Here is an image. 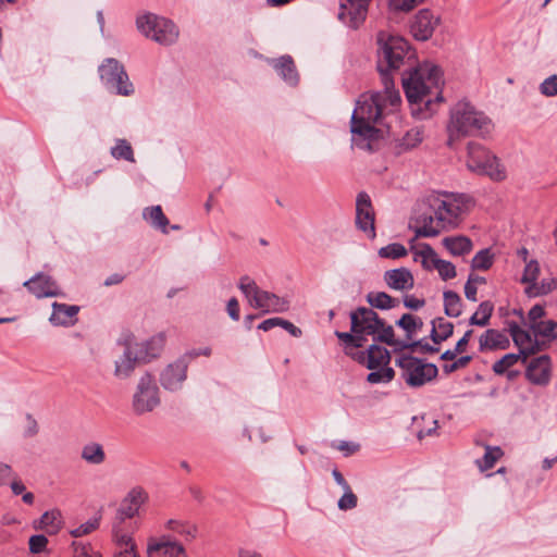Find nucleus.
Segmentation results:
<instances>
[{
	"label": "nucleus",
	"instance_id": "f257e3e1",
	"mask_svg": "<svg viewBox=\"0 0 557 557\" xmlns=\"http://www.w3.org/2000/svg\"><path fill=\"white\" fill-rule=\"evenodd\" d=\"M383 91L359 97L351 115V133L364 139H383L388 134L387 119L399 106L401 98L394 86H383Z\"/></svg>",
	"mask_w": 557,
	"mask_h": 557
},
{
	"label": "nucleus",
	"instance_id": "f03ea898",
	"mask_svg": "<svg viewBox=\"0 0 557 557\" xmlns=\"http://www.w3.org/2000/svg\"><path fill=\"white\" fill-rule=\"evenodd\" d=\"M430 213L417 215V236L433 237L445 228L458 226L473 207V199L466 194L432 191L423 200Z\"/></svg>",
	"mask_w": 557,
	"mask_h": 557
},
{
	"label": "nucleus",
	"instance_id": "7ed1b4c3",
	"mask_svg": "<svg viewBox=\"0 0 557 557\" xmlns=\"http://www.w3.org/2000/svg\"><path fill=\"white\" fill-rule=\"evenodd\" d=\"M401 82L413 115L430 117L435 112V107L443 101L441 71L434 64L423 63L406 70Z\"/></svg>",
	"mask_w": 557,
	"mask_h": 557
},
{
	"label": "nucleus",
	"instance_id": "20e7f679",
	"mask_svg": "<svg viewBox=\"0 0 557 557\" xmlns=\"http://www.w3.org/2000/svg\"><path fill=\"white\" fill-rule=\"evenodd\" d=\"M414 51L408 41L386 32L377 34V71L383 86H394L393 73L414 64Z\"/></svg>",
	"mask_w": 557,
	"mask_h": 557
},
{
	"label": "nucleus",
	"instance_id": "39448f33",
	"mask_svg": "<svg viewBox=\"0 0 557 557\" xmlns=\"http://www.w3.org/2000/svg\"><path fill=\"white\" fill-rule=\"evenodd\" d=\"M492 121L479 112L469 102L460 101L450 111L447 129L450 139L454 137H480L491 133Z\"/></svg>",
	"mask_w": 557,
	"mask_h": 557
},
{
	"label": "nucleus",
	"instance_id": "423d86ee",
	"mask_svg": "<svg viewBox=\"0 0 557 557\" xmlns=\"http://www.w3.org/2000/svg\"><path fill=\"white\" fill-rule=\"evenodd\" d=\"M238 288L249 305L263 313H283L289 309V300L276 294L261 289L248 275L242 276Z\"/></svg>",
	"mask_w": 557,
	"mask_h": 557
},
{
	"label": "nucleus",
	"instance_id": "0eeeda50",
	"mask_svg": "<svg viewBox=\"0 0 557 557\" xmlns=\"http://www.w3.org/2000/svg\"><path fill=\"white\" fill-rule=\"evenodd\" d=\"M138 32L159 45L170 46L177 41L180 30L169 18L153 13H144L136 17Z\"/></svg>",
	"mask_w": 557,
	"mask_h": 557
},
{
	"label": "nucleus",
	"instance_id": "6e6552de",
	"mask_svg": "<svg viewBox=\"0 0 557 557\" xmlns=\"http://www.w3.org/2000/svg\"><path fill=\"white\" fill-rule=\"evenodd\" d=\"M467 166L471 172L486 175L493 181H503L506 177L505 168L498 159L487 151L480 141L468 143Z\"/></svg>",
	"mask_w": 557,
	"mask_h": 557
},
{
	"label": "nucleus",
	"instance_id": "1a4fd4ad",
	"mask_svg": "<svg viewBox=\"0 0 557 557\" xmlns=\"http://www.w3.org/2000/svg\"><path fill=\"white\" fill-rule=\"evenodd\" d=\"M161 405V393L156 377L145 372L138 380L133 396L132 409L135 414L143 416L152 412Z\"/></svg>",
	"mask_w": 557,
	"mask_h": 557
},
{
	"label": "nucleus",
	"instance_id": "9d476101",
	"mask_svg": "<svg viewBox=\"0 0 557 557\" xmlns=\"http://www.w3.org/2000/svg\"><path fill=\"white\" fill-rule=\"evenodd\" d=\"M395 364L401 371V377L410 387H420L437 376L435 364L428 363L410 355H400L395 359Z\"/></svg>",
	"mask_w": 557,
	"mask_h": 557
},
{
	"label": "nucleus",
	"instance_id": "9b49d317",
	"mask_svg": "<svg viewBox=\"0 0 557 557\" xmlns=\"http://www.w3.org/2000/svg\"><path fill=\"white\" fill-rule=\"evenodd\" d=\"M99 75L109 90L116 95L128 97L134 94V86L123 65L115 59L109 58L99 66Z\"/></svg>",
	"mask_w": 557,
	"mask_h": 557
},
{
	"label": "nucleus",
	"instance_id": "f8f14e48",
	"mask_svg": "<svg viewBox=\"0 0 557 557\" xmlns=\"http://www.w3.org/2000/svg\"><path fill=\"white\" fill-rule=\"evenodd\" d=\"M189 362L185 357H180L168 363L159 373V383L170 393L183 389L188 377Z\"/></svg>",
	"mask_w": 557,
	"mask_h": 557
},
{
	"label": "nucleus",
	"instance_id": "ddd939ff",
	"mask_svg": "<svg viewBox=\"0 0 557 557\" xmlns=\"http://www.w3.org/2000/svg\"><path fill=\"white\" fill-rule=\"evenodd\" d=\"M116 346L121 347L122 354L114 360V376L119 380L128 379L135 371L138 363H141L136 348L132 344V334H123L116 342Z\"/></svg>",
	"mask_w": 557,
	"mask_h": 557
},
{
	"label": "nucleus",
	"instance_id": "4468645a",
	"mask_svg": "<svg viewBox=\"0 0 557 557\" xmlns=\"http://www.w3.org/2000/svg\"><path fill=\"white\" fill-rule=\"evenodd\" d=\"M375 213L370 196L366 191H360L356 198V226L373 239L375 233Z\"/></svg>",
	"mask_w": 557,
	"mask_h": 557
},
{
	"label": "nucleus",
	"instance_id": "2eb2a0df",
	"mask_svg": "<svg viewBox=\"0 0 557 557\" xmlns=\"http://www.w3.org/2000/svg\"><path fill=\"white\" fill-rule=\"evenodd\" d=\"M351 332L356 334L375 335L377 329L383 325V320L371 308L359 307L350 313Z\"/></svg>",
	"mask_w": 557,
	"mask_h": 557
},
{
	"label": "nucleus",
	"instance_id": "dca6fc26",
	"mask_svg": "<svg viewBox=\"0 0 557 557\" xmlns=\"http://www.w3.org/2000/svg\"><path fill=\"white\" fill-rule=\"evenodd\" d=\"M371 0H341L338 18L351 28H358L368 14Z\"/></svg>",
	"mask_w": 557,
	"mask_h": 557
},
{
	"label": "nucleus",
	"instance_id": "f3484780",
	"mask_svg": "<svg viewBox=\"0 0 557 557\" xmlns=\"http://www.w3.org/2000/svg\"><path fill=\"white\" fill-rule=\"evenodd\" d=\"M147 554L148 557H186L184 546L169 535L150 539Z\"/></svg>",
	"mask_w": 557,
	"mask_h": 557
},
{
	"label": "nucleus",
	"instance_id": "a211bd4d",
	"mask_svg": "<svg viewBox=\"0 0 557 557\" xmlns=\"http://www.w3.org/2000/svg\"><path fill=\"white\" fill-rule=\"evenodd\" d=\"M165 339L166 337L164 333H158L141 342H138L134 335H132V344L136 347L134 350L141 363L150 362L151 360L160 357L165 345Z\"/></svg>",
	"mask_w": 557,
	"mask_h": 557
},
{
	"label": "nucleus",
	"instance_id": "6ab92c4d",
	"mask_svg": "<svg viewBox=\"0 0 557 557\" xmlns=\"http://www.w3.org/2000/svg\"><path fill=\"white\" fill-rule=\"evenodd\" d=\"M23 286L37 298L58 297L63 295L58 283L50 275L45 273H37L29 280L25 281Z\"/></svg>",
	"mask_w": 557,
	"mask_h": 557
},
{
	"label": "nucleus",
	"instance_id": "aec40b11",
	"mask_svg": "<svg viewBox=\"0 0 557 557\" xmlns=\"http://www.w3.org/2000/svg\"><path fill=\"white\" fill-rule=\"evenodd\" d=\"M525 377L534 385L546 386L552 379V359L548 355L533 358L527 369Z\"/></svg>",
	"mask_w": 557,
	"mask_h": 557
},
{
	"label": "nucleus",
	"instance_id": "412c9836",
	"mask_svg": "<svg viewBox=\"0 0 557 557\" xmlns=\"http://www.w3.org/2000/svg\"><path fill=\"white\" fill-rule=\"evenodd\" d=\"M148 500V493L141 486H134L122 500L117 515L121 520L132 519L139 515L140 507Z\"/></svg>",
	"mask_w": 557,
	"mask_h": 557
},
{
	"label": "nucleus",
	"instance_id": "4be33fe9",
	"mask_svg": "<svg viewBox=\"0 0 557 557\" xmlns=\"http://www.w3.org/2000/svg\"><path fill=\"white\" fill-rule=\"evenodd\" d=\"M438 22V17L431 11L420 10L410 25V32L416 39L428 40L433 35Z\"/></svg>",
	"mask_w": 557,
	"mask_h": 557
},
{
	"label": "nucleus",
	"instance_id": "5701e85b",
	"mask_svg": "<svg viewBox=\"0 0 557 557\" xmlns=\"http://www.w3.org/2000/svg\"><path fill=\"white\" fill-rule=\"evenodd\" d=\"M383 280L391 289L400 292L411 289L414 284L411 272L406 268L385 271Z\"/></svg>",
	"mask_w": 557,
	"mask_h": 557
},
{
	"label": "nucleus",
	"instance_id": "b1692460",
	"mask_svg": "<svg viewBox=\"0 0 557 557\" xmlns=\"http://www.w3.org/2000/svg\"><path fill=\"white\" fill-rule=\"evenodd\" d=\"M358 360L368 369L375 370L380 367H387L391 360V355L385 347L371 345L367 351L359 354Z\"/></svg>",
	"mask_w": 557,
	"mask_h": 557
},
{
	"label": "nucleus",
	"instance_id": "393cba45",
	"mask_svg": "<svg viewBox=\"0 0 557 557\" xmlns=\"http://www.w3.org/2000/svg\"><path fill=\"white\" fill-rule=\"evenodd\" d=\"M78 311V306L53 302L49 321L55 326H70L75 323Z\"/></svg>",
	"mask_w": 557,
	"mask_h": 557
},
{
	"label": "nucleus",
	"instance_id": "a878e982",
	"mask_svg": "<svg viewBox=\"0 0 557 557\" xmlns=\"http://www.w3.org/2000/svg\"><path fill=\"white\" fill-rule=\"evenodd\" d=\"M509 344L508 336L494 329L486 330L479 339L480 351L506 349Z\"/></svg>",
	"mask_w": 557,
	"mask_h": 557
},
{
	"label": "nucleus",
	"instance_id": "bb28decb",
	"mask_svg": "<svg viewBox=\"0 0 557 557\" xmlns=\"http://www.w3.org/2000/svg\"><path fill=\"white\" fill-rule=\"evenodd\" d=\"M375 339L385 343L389 346H394L396 350H405L407 348H413L420 344V342H405L400 339H395L394 329L392 325H386L383 321V325L377 329L375 335H373Z\"/></svg>",
	"mask_w": 557,
	"mask_h": 557
},
{
	"label": "nucleus",
	"instance_id": "cd10ccee",
	"mask_svg": "<svg viewBox=\"0 0 557 557\" xmlns=\"http://www.w3.org/2000/svg\"><path fill=\"white\" fill-rule=\"evenodd\" d=\"M271 64L277 74L288 84L294 85L298 81V73L295 63L289 55L281 57L280 59L271 60Z\"/></svg>",
	"mask_w": 557,
	"mask_h": 557
},
{
	"label": "nucleus",
	"instance_id": "c85d7f7f",
	"mask_svg": "<svg viewBox=\"0 0 557 557\" xmlns=\"http://www.w3.org/2000/svg\"><path fill=\"white\" fill-rule=\"evenodd\" d=\"M535 354L532 348L529 351L520 349L519 354H506L493 364V372L497 375H504L509 369L518 363L519 360L525 361L529 355Z\"/></svg>",
	"mask_w": 557,
	"mask_h": 557
},
{
	"label": "nucleus",
	"instance_id": "c756f323",
	"mask_svg": "<svg viewBox=\"0 0 557 557\" xmlns=\"http://www.w3.org/2000/svg\"><path fill=\"white\" fill-rule=\"evenodd\" d=\"M62 515L58 509L46 511L40 517L39 521L35 523L36 529L44 530L50 535L57 534L62 527Z\"/></svg>",
	"mask_w": 557,
	"mask_h": 557
},
{
	"label": "nucleus",
	"instance_id": "7c9ffc66",
	"mask_svg": "<svg viewBox=\"0 0 557 557\" xmlns=\"http://www.w3.org/2000/svg\"><path fill=\"white\" fill-rule=\"evenodd\" d=\"M143 218L153 228L161 231L163 234H169L168 226L170 224L169 219L162 211L161 206H151L143 210Z\"/></svg>",
	"mask_w": 557,
	"mask_h": 557
},
{
	"label": "nucleus",
	"instance_id": "2f4dec72",
	"mask_svg": "<svg viewBox=\"0 0 557 557\" xmlns=\"http://www.w3.org/2000/svg\"><path fill=\"white\" fill-rule=\"evenodd\" d=\"M412 250L413 260L420 262L425 270L435 269L437 261L441 260L429 244H420L417 247H412Z\"/></svg>",
	"mask_w": 557,
	"mask_h": 557
},
{
	"label": "nucleus",
	"instance_id": "473e14b6",
	"mask_svg": "<svg viewBox=\"0 0 557 557\" xmlns=\"http://www.w3.org/2000/svg\"><path fill=\"white\" fill-rule=\"evenodd\" d=\"M81 458L88 465L99 466L106 461L103 446L97 442H89L82 447Z\"/></svg>",
	"mask_w": 557,
	"mask_h": 557
},
{
	"label": "nucleus",
	"instance_id": "72a5a7b5",
	"mask_svg": "<svg viewBox=\"0 0 557 557\" xmlns=\"http://www.w3.org/2000/svg\"><path fill=\"white\" fill-rule=\"evenodd\" d=\"M509 331L515 344L519 346L520 349L529 351L533 348L535 352L540 350L539 344L536 342L533 343L530 333L521 329L517 323H510Z\"/></svg>",
	"mask_w": 557,
	"mask_h": 557
},
{
	"label": "nucleus",
	"instance_id": "f704fd0d",
	"mask_svg": "<svg viewBox=\"0 0 557 557\" xmlns=\"http://www.w3.org/2000/svg\"><path fill=\"white\" fill-rule=\"evenodd\" d=\"M442 243L453 256H463L472 249V243L466 236L445 237Z\"/></svg>",
	"mask_w": 557,
	"mask_h": 557
},
{
	"label": "nucleus",
	"instance_id": "c9c22d12",
	"mask_svg": "<svg viewBox=\"0 0 557 557\" xmlns=\"http://www.w3.org/2000/svg\"><path fill=\"white\" fill-rule=\"evenodd\" d=\"M454 324L444 318L432 321L431 338L434 344H440L453 335Z\"/></svg>",
	"mask_w": 557,
	"mask_h": 557
},
{
	"label": "nucleus",
	"instance_id": "e433bc0d",
	"mask_svg": "<svg viewBox=\"0 0 557 557\" xmlns=\"http://www.w3.org/2000/svg\"><path fill=\"white\" fill-rule=\"evenodd\" d=\"M368 304L376 309L387 310L398 306L399 300L385 292H370L367 294Z\"/></svg>",
	"mask_w": 557,
	"mask_h": 557
},
{
	"label": "nucleus",
	"instance_id": "4c0bfd02",
	"mask_svg": "<svg viewBox=\"0 0 557 557\" xmlns=\"http://www.w3.org/2000/svg\"><path fill=\"white\" fill-rule=\"evenodd\" d=\"M396 325L403 329L406 333L405 342H412L413 335L422 329L423 322L419 317L411 313H405L396 322Z\"/></svg>",
	"mask_w": 557,
	"mask_h": 557
},
{
	"label": "nucleus",
	"instance_id": "58836bf2",
	"mask_svg": "<svg viewBox=\"0 0 557 557\" xmlns=\"http://www.w3.org/2000/svg\"><path fill=\"white\" fill-rule=\"evenodd\" d=\"M444 310L446 315L458 318L462 313V300L460 296L453 290H446L443 294Z\"/></svg>",
	"mask_w": 557,
	"mask_h": 557
},
{
	"label": "nucleus",
	"instance_id": "ea45409f",
	"mask_svg": "<svg viewBox=\"0 0 557 557\" xmlns=\"http://www.w3.org/2000/svg\"><path fill=\"white\" fill-rule=\"evenodd\" d=\"M494 306L490 301H483L479 305L476 311L469 319L470 325L485 326L488 324L493 313Z\"/></svg>",
	"mask_w": 557,
	"mask_h": 557
},
{
	"label": "nucleus",
	"instance_id": "a19ab883",
	"mask_svg": "<svg viewBox=\"0 0 557 557\" xmlns=\"http://www.w3.org/2000/svg\"><path fill=\"white\" fill-rule=\"evenodd\" d=\"M530 329L535 336H541L548 341H555L557 338V322L554 320L540 321L536 324H530Z\"/></svg>",
	"mask_w": 557,
	"mask_h": 557
},
{
	"label": "nucleus",
	"instance_id": "79ce46f5",
	"mask_svg": "<svg viewBox=\"0 0 557 557\" xmlns=\"http://www.w3.org/2000/svg\"><path fill=\"white\" fill-rule=\"evenodd\" d=\"M503 456V450L498 446H486L484 456L476 459L475 463L481 471L492 469L495 462Z\"/></svg>",
	"mask_w": 557,
	"mask_h": 557
},
{
	"label": "nucleus",
	"instance_id": "37998d69",
	"mask_svg": "<svg viewBox=\"0 0 557 557\" xmlns=\"http://www.w3.org/2000/svg\"><path fill=\"white\" fill-rule=\"evenodd\" d=\"M164 528L168 531L185 536L186 540H193L196 537V528L183 520L169 519L165 522Z\"/></svg>",
	"mask_w": 557,
	"mask_h": 557
},
{
	"label": "nucleus",
	"instance_id": "c03bdc74",
	"mask_svg": "<svg viewBox=\"0 0 557 557\" xmlns=\"http://www.w3.org/2000/svg\"><path fill=\"white\" fill-rule=\"evenodd\" d=\"M395 376V371L389 367H380L377 370L370 372L367 381L371 384L388 383Z\"/></svg>",
	"mask_w": 557,
	"mask_h": 557
},
{
	"label": "nucleus",
	"instance_id": "a18cd8bd",
	"mask_svg": "<svg viewBox=\"0 0 557 557\" xmlns=\"http://www.w3.org/2000/svg\"><path fill=\"white\" fill-rule=\"evenodd\" d=\"M407 255V249L399 243H393L379 249V256L385 259H399Z\"/></svg>",
	"mask_w": 557,
	"mask_h": 557
},
{
	"label": "nucleus",
	"instance_id": "49530a36",
	"mask_svg": "<svg viewBox=\"0 0 557 557\" xmlns=\"http://www.w3.org/2000/svg\"><path fill=\"white\" fill-rule=\"evenodd\" d=\"M493 264V256L490 249L480 250L472 259V268L474 270H487Z\"/></svg>",
	"mask_w": 557,
	"mask_h": 557
},
{
	"label": "nucleus",
	"instance_id": "de8ad7c7",
	"mask_svg": "<svg viewBox=\"0 0 557 557\" xmlns=\"http://www.w3.org/2000/svg\"><path fill=\"white\" fill-rule=\"evenodd\" d=\"M100 524V517H95L86 521L85 523L81 524L79 527L73 529L70 531L71 535L74 537H81L84 535H87L91 533L92 531L97 530Z\"/></svg>",
	"mask_w": 557,
	"mask_h": 557
},
{
	"label": "nucleus",
	"instance_id": "09e8293b",
	"mask_svg": "<svg viewBox=\"0 0 557 557\" xmlns=\"http://www.w3.org/2000/svg\"><path fill=\"white\" fill-rule=\"evenodd\" d=\"M382 143L383 141H351V150L371 154L381 150Z\"/></svg>",
	"mask_w": 557,
	"mask_h": 557
},
{
	"label": "nucleus",
	"instance_id": "8fccbe9b",
	"mask_svg": "<svg viewBox=\"0 0 557 557\" xmlns=\"http://www.w3.org/2000/svg\"><path fill=\"white\" fill-rule=\"evenodd\" d=\"M111 154L115 159H124V160H127V161H134L133 149L128 145L127 141H121L120 145H116L115 147H113L111 149Z\"/></svg>",
	"mask_w": 557,
	"mask_h": 557
},
{
	"label": "nucleus",
	"instance_id": "3c124183",
	"mask_svg": "<svg viewBox=\"0 0 557 557\" xmlns=\"http://www.w3.org/2000/svg\"><path fill=\"white\" fill-rule=\"evenodd\" d=\"M540 274V265L539 262L535 260H531L525 264L523 275H522V283H532L535 284V281Z\"/></svg>",
	"mask_w": 557,
	"mask_h": 557
},
{
	"label": "nucleus",
	"instance_id": "603ef678",
	"mask_svg": "<svg viewBox=\"0 0 557 557\" xmlns=\"http://www.w3.org/2000/svg\"><path fill=\"white\" fill-rule=\"evenodd\" d=\"M435 270H437L440 276L444 281L454 278L457 274L455 265L451 262L442 259L437 261Z\"/></svg>",
	"mask_w": 557,
	"mask_h": 557
},
{
	"label": "nucleus",
	"instance_id": "864d4df0",
	"mask_svg": "<svg viewBox=\"0 0 557 557\" xmlns=\"http://www.w3.org/2000/svg\"><path fill=\"white\" fill-rule=\"evenodd\" d=\"M423 0H388L389 8L393 11L398 12H409L418 4H420Z\"/></svg>",
	"mask_w": 557,
	"mask_h": 557
},
{
	"label": "nucleus",
	"instance_id": "5fc2aeb1",
	"mask_svg": "<svg viewBox=\"0 0 557 557\" xmlns=\"http://www.w3.org/2000/svg\"><path fill=\"white\" fill-rule=\"evenodd\" d=\"M335 335L345 344L352 345L354 347H361L363 342L366 341V338L361 334H356L352 332H336Z\"/></svg>",
	"mask_w": 557,
	"mask_h": 557
},
{
	"label": "nucleus",
	"instance_id": "6e6d98bb",
	"mask_svg": "<svg viewBox=\"0 0 557 557\" xmlns=\"http://www.w3.org/2000/svg\"><path fill=\"white\" fill-rule=\"evenodd\" d=\"M337 506L341 510H349L357 506V496L350 487L344 490V495L338 499Z\"/></svg>",
	"mask_w": 557,
	"mask_h": 557
},
{
	"label": "nucleus",
	"instance_id": "4d7b16f0",
	"mask_svg": "<svg viewBox=\"0 0 557 557\" xmlns=\"http://www.w3.org/2000/svg\"><path fill=\"white\" fill-rule=\"evenodd\" d=\"M540 91L546 97L557 96V75H552L540 85Z\"/></svg>",
	"mask_w": 557,
	"mask_h": 557
},
{
	"label": "nucleus",
	"instance_id": "13d9d810",
	"mask_svg": "<svg viewBox=\"0 0 557 557\" xmlns=\"http://www.w3.org/2000/svg\"><path fill=\"white\" fill-rule=\"evenodd\" d=\"M555 287V282H542L541 285L532 284L527 288V293L529 296H540V295H546L549 292H552Z\"/></svg>",
	"mask_w": 557,
	"mask_h": 557
},
{
	"label": "nucleus",
	"instance_id": "bf43d9fd",
	"mask_svg": "<svg viewBox=\"0 0 557 557\" xmlns=\"http://www.w3.org/2000/svg\"><path fill=\"white\" fill-rule=\"evenodd\" d=\"M29 550L34 554H39L44 552L47 547L48 540L42 534L33 535L29 539Z\"/></svg>",
	"mask_w": 557,
	"mask_h": 557
},
{
	"label": "nucleus",
	"instance_id": "052dcab7",
	"mask_svg": "<svg viewBox=\"0 0 557 557\" xmlns=\"http://www.w3.org/2000/svg\"><path fill=\"white\" fill-rule=\"evenodd\" d=\"M451 361H453L451 363H447V364L443 366V371L445 373H453L459 369L466 368L468 366V363L471 361V357L470 356H461Z\"/></svg>",
	"mask_w": 557,
	"mask_h": 557
},
{
	"label": "nucleus",
	"instance_id": "680f3d73",
	"mask_svg": "<svg viewBox=\"0 0 557 557\" xmlns=\"http://www.w3.org/2000/svg\"><path fill=\"white\" fill-rule=\"evenodd\" d=\"M74 557H101L99 553H94L92 548L88 544L73 543Z\"/></svg>",
	"mask_w": 557,
	"mask_h": 557
},
{
	"label": "nucleus",
	"instance_id": "e2e57ef3",
	"mask_svg": "<svg viewBox=\"0 0 557 557\" xmlns=\"http://www.w3.org/2000/svg\"><path fill=\"white\" fill-rule=\"evenodd\" d=\"M15 472L8 463L0 462V486H4L13 479Z\"/></svg>",
	"mask_w": 557,
	"mask_h": 557
},
{
	"label": "nucleus",
	"instance_id": "0e129e2a",
	"mask_svg": "<svg viewBox=\"0 0 557 557\" xmlns=\"http://www.w3.org/2000/svg\"><path fill=\"white\" fill-rule=\"evenodd\" d=\"M212 354V349L209 346L200 347V348H193L188 350L183 357H185L188 361L190 359H196L200 356L210 357Z\"/></svg>",
	"mask_w": 557,
	"mask_h": 557
},
{
	"label": "nucleus",
	"instance_id": "69168bd1",
	"mask_svg": "<svg viewBox=\"0 0 557 557\" xmlns=\"http://www.w3.org/2000/svg\"><path fill=\"white\" fill-rule=\"evenodd\" d=\"M544 315H545V310L541 305L533 306L528 313L530 324H536L537 322L542 321L541 319Z\"/></svg>",
	"mask_w": 557,
	"mask_h": 557
},
{
	"label": "nucleus",
	"instance_id": "338daca9",
	"mask_svg": "<svg viewBox=\"0 0 557 557\" xmlns=\"http://www.w3.org/2000/svg\"><path fill=\"white\" fill-rule=\"evenodd\" d=\"M226 311L232 320H239V304L236 298L233 297L227 301Z\"/></svg>",
	"mask_w": 557,
	"mask_h": 557
},
{
	"label": "nucleus",
	"instance_id": "774afa93",
	"mask_svg": "<svg viewBox=\"0 0 557 557\" xmlns=\"http://www.w3.org/2000/svg\"><path fill=\"white\" fill-rule=\"evenodd\" d=\"M424 304H425L424 299L416 298L412 295H407L404 298L405 307H407L411 310H419L424 306Z\"/></svg>",
	"mask_w": 557,
	"mask_h": 557
}]
</instances>
